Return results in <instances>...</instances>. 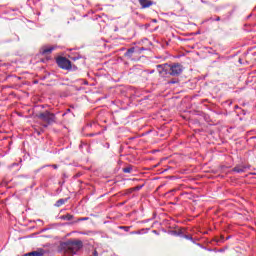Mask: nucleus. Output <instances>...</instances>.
<instances>
[{"mask_svg":"<svg viewBox=\"0 0 256 256\" xmlns=\"http://www.w3.org/2000/svg\"><path fill=\"white\" fill-rule=\"evenodd\" d=\"M37 119L43 121L45 123L43 127L47 128L48 125H53V123H57V116L54 113H51L49 110L44 112H40L36 115Z\"/></svg>","mask_w":256,"mask_h":256,"instance_id":"obj_1","label":"nucleus"},{"mask_svg":"<svg viewBox=\"0 0 256 256\" xmlns=\"http://www.w3.org/2000/svg\"><path fill=\"white\" fill-rule=\"evenodd\" d=\"M83 248V242L80 240L68 241L66 243V249L71 255H77V252Z\"/></svg>","mask_w":256,"mask_h":256,"instance_id":"obj_2","label":"nucleus"},{"mask_svg":"<svg viewBox=\"0 0 256 256\" xmlns=\"http://www.w3.org/2000/svg\"><path fill=\"white\" fill-rule=\"evenodd\" d=\"M181 73H183V66L181 64H168V75H172V77H179Z\"/></svg>","mask_w":256,"mask_h":256,"instance_id":"obj_3","label":"nucleus"},{"mask_svg":"<svg viewBox=\"0 0 256 256\" xmlns=\"http://www.w3.org/2000/svg\"><path fill=\"white\" fill-rule=\"evenodd\" d=\"M57 65L60 67V69H65L66 71H71L73 69V65L71 64V60L60 57L57 59Z\"/></svg>","mask_w":256,"mask_h":256,"instance_id":"obj_4","label":"nucleus"},{"mask_svg":"<svg viewBox=\"0 0 256 256\" xmlns=\"http://www.w3.org/2000/svg\"><path fill=\"white\" fill-rule=\"evenodd\" d=\"M157 72L161 77H165V75H169V64H159L156 66Z\"/></svg>","mask_w":256,"mask_h":256,"instance_id":"obj_5","label":"nucleus"},{"mask_svg":"<svg viewBox=\"0 0 256 256\" xmlns=\"http://www.w3.org/2000/svg\"><path fill=\"white\" fill-rule=\"evenodd\" d=\"M55 49H57V46H43L40 49V53H41V55H49V54L53 53V51H55Z\"/></svg>","mask_w":256,"mask_h":256,"instance_id":"obj_6","label":"nucleus"},{"mask_svg":"<svg viewBox=\"0 0 256 256\" xmlns=\"http://www.w3.org/2000/svg\"><path fill=\"white\" fill-rule=\"evenodd\" d=\"M139 4L141 5L142 9H149L151 5H155V2L151 0H139Z\"/></svg>","mask_w":256,"mask_h":256,"instance_id":"obj_7","label":"nucleus"},{"mask_svg":"<svg viewBox=\"0 0 256 256\" xmlns=\"http://www.w3.org/2000/svg\"><path fill=\"white\" fill-rule=\"evenodd\" d=\"M247 169V166L245 165H237L235 166L232 171L234 173H245V170Z\"/></svg>","mask_w":256,"mask_h":256,"instance_id":"obj_8","label":"nucleus"},{"mask_svg":"<svg viewBox=\"0 0 256 256\" xmlns=\"http://www.w3.org/2000/svg\"><path fill=\"white\" fill-rule=\"evenodd\" d=\"M43 255H45V251L43 249L24 254V256H43Z\"/></svg>","mask_w":256,"mask_h":256,"instance_id":"obj_9","label":"nucleus"},{"mask_svg":"<svg viewBox=\"0 0 256 256\" xmlns=\"http://www.w3.org/2000/svg\"><path fill=\"white\" fill-rule=\"evenodd\" d=\"M133 53H135V47H131L129 48L125 54L124 57H126L127 59H131L133 57Z\"/></svg>","mask_w":256,"mask_h":256,"instance_id":"obj_10","label":"nucleus"},{"mask_svg":"<svg viewBox=\"0 0 256 256\" xmlns=\"http://www.w3.org/2000/svg\"><path fill=\"white\" fill-rule=\"evenodd\" d=\"M69 201V198H61L55 203V207H61L62 205H65Z\"/></svg>","mask_w":256,"mask_h":256,"instance_id":"obj_11","label":"nucleus"},{"mask_svg":"<svg viewBox=\"0 0 256 256\" xmlns=\"http://www.w3.org/2000/svg\"><path fill=\"white\" fill-rule=\"evenodd\" d=\"M60 219H61L62 221H73L74 216L71 215V214H66V215L60 216Z\"/></svg>","mask_w":256,"mask_h":256,"instance_id":"obj_12","label":"nucleus"},{"mask_svg":"<svg viewBox=\"0 0 256 256\" xmlns=\"http://www.w3.org/2000/svg\"><path fill=\"white\" fill-rule=\"evenodd\" d=\"M70 59L72 61H79V59H85V57H83L81 54H77L75 56H71Z\"/></svg>","mask_w":256,"mask_h":256,"instance_id":"obj_13","label":"nucleus"},{"mask_svg":"<svg viewBox=\"0 0 256 256\" xmlns=\"http://www.w3.org/2000/svg\"><path fill=\"white\" fill-rule=\"evenodd\" d=\"M133 171V166H127L123 168V173H131Z\"/></svg>","mask_w":256,"mask_h":256,"instance_id":"obj_14","label":"nucleus"},{"mask_svg":"<svg viewBox=\"0 0 256 256\" xmlns=\"http://www.w3.org/2000/svg\"><path fill=\"white\" fill-rule=\"evenodd\" d=\"M118 229H122L123 231H126V233H128V231H130L131 226H119Z\"/></svg>","mask_w":256,"mask_h":256,"instance_id":"obj_15","label":"nucleus"},{"mask_svg":"<svg viewBox=\"0 0 256 256\" xmlns=\"http://www.w3.org/2000/svg\"><path fill=\"white\" fill-rule=\"evenodd\" d=\"M206 21H221V17L217 16L216 18L210 17L208 20Z\"/></svg>","mask_w":256,"mask_h":256,"instance_id":"obj_16","label":"nucleus"},{"mask_svg":"<svg viewBox=\"0 0 256 256\" xmlns=\"http://www.w3.org/2000/svg\"><path fill=\"white\" fill-rule=\"evenodd\" d=\"M248 17H255V19H256V6L253 9L252 13Z\"/></svg>","mask_w":256,"mask_h":256,"instance_id":"obj_17","label":"nucleus"},{"mask_svg":"<svg viewBox=\"0 0 256 256\" xmlns=\"http://www.w3.org/2000/svg\"><path fill=\"white\" fill-rule=\"evenodd\" d=\"M141 189H143V185H138L133 188L134 191H141Z\"/></svg>","mask_w":256,"mask_h":256,"instance_id":"obj_18","label":"nucleus"},{"mask_svg":"<svg viewBox=\"0 0 256 256\" xmlns=\"http://www.w3.org/2000/svg\"><path fill=\"white\" fill-rule=\"evenodd\" d=\"M182 237H184V239H188L189 241H193V237L189 235H182Z\"/></svg>","mask_w":256,"mask_h":256,"instance_id":"obj_19","label":"nucleus"},{"mask_svg":"<svg viewBox=\"0 0 256 256\" xmlns=\"http://www.w3.org/2000/svg\"><path fill=\"white\" fill-rule=\"evenodd\" d=\"M130 235H141V231H132Z\"/></svg>","mask_w":256,"mask_h":256,"instance_id":"obj_20","label":"nucleus"},{"mask_svg":"<svg viewBox=\"0 0 256 256\" xmlns=\"http://www.w3.org/2000/svg\"><path fill=\"white\" fill-rule=\"evenodd\" d=\"M172 235H183V232L172 231Z\"/></svg>","mask_w":256,"mask_h":256,"instance_id":"obj_21","label":"nucleus"},{"mask_svg":"<svg viewBox=\"0 0 256 256\" xmlns=\"http://www.w3.org/2000/svg\"><path fill=\"white\" fill-rule=\"evenodd\" d=\"M13 167H19V163H13L12 165H10V169H13Z\"/></svg>","mask_w":256,"mask_h":256,"instance_id":"obj_22","label":"nucleus"},{"mask_svg":"<svg viewBox=\"0 0 256 256\" xmlns=\"http://www.w3.org/2000/svg\"><path fill=\"white\" fill-rule=\"evenodd\" d=\"M133 191H135V190L133 188H130V189L127 190V194L131 195V193H133Z\"/></svg>","mask_w":256,"mask_h":256,"instance_id":"obj_23","label":"nucleus"},{"mask_svg":"<svg viewBox=\"0 0 256 256\" xmlns=\"http://www.w3.org/2000/svg\"><path fill=\"white\" fill-rule=\"evenodd\" d=\"M70 112H71V109L68 108V109L66 110V113H63V114H62V117H65V115H67V113H70Z\"/></svg>","mask_w":256,"mask_h":256,"instance_id":"obj_24","label":"nucleus"},{"mask_svg":"<svg viewBox=\"0 0 256 256\" xmlns=\"http://www.w3.org/2000/svg\"><path fill=\"white\" fill-rule=\"evenodd\" d=\"M51 167H53V169H58L59 168V166H57V164H53V165H51Z\"/></svg>","mask_w":256,"mask_h":256,"instance_id":"obj_25","label":"nucleus"},{"mask_svg":"<svg viewBox=\"0 0 256 256\" xmlns=\"http://www.w3.org/2000/svg\"><path fill=\"white\" fill-rule=\"evenodd\" d=\"M70 71H77V66H72V69Z\"/></svg>","mask_w":256,"mask_h":256,"instance_id":"obj_26","label":"nucleus"},{"mask_svg":"<svg viewBox=\"0 0 256 256\" xmlns=\"http://www.w3.org/2000/svg\"><path fill=\"white\" fill-rule=\"evenodd\" d=\"M95 133H90V134H88V137H95Z\"/></svg>","mask_w":256,"mask_h":256,"instance_id":"obj_27","label":"nucleus"},{"mask_svg":"<svg viewBox=\"0 0 256 256\" xmlns=\"http://www.w3.org/2000/svg\"><path fill=\"white\" fill-rule=\"evenodd\" d=\"M87 219H89V218H87V217H85V218H80L79 221H87Z\"/></svg>","mask_w":256,"mask_h":256,"instance_id":"obj_28","label":"nucleus"},{"mask_svg":"<svg viewBox=\"0 0 256 256\" xmlns=\"http://www.w3.org/2000/svg\"><path fill=\"white\" fill-rule=\"evenodd\" d=\"M226 103H228V105H233V102L231 100H228Z\"/></svg>","mask_w":256,"mask_h":256,"instance_id":"obj_29","label":"nucleus"},{"mask_svg":"<svg viewBox=\"0 0 256 256\" xmlns=\"http://www.w3.org/2000/svg\"><path fill=\"white\" fill-rule=\"evenodd\" d=\"M169 83L173 85V84L177 83V81H170Z\"/></svg>","mask_w":256,"mask_h":256,"instance_id":"obj_30","label":"nucleus"},{"mask_svg":"<svg viewBox=\"0 0 256 256\" xmlns=\"http://www.w3.org/2000/svg\"><path fill=\"white\" fill-rule=\"evenodd\" d=\"M234 109H239V105H235V106H234Z\"/></svg>","mask_w":256,"mask_h":256,"instance_id":"obj_31","label":"nucleus"},{"mask_svg":"<svg viewBox=\"0 0 256 256\" xmlns=\"http://www.w3.org/2000/svg\"><path fill=\"white\" fill-rule=\"evenodd\" d=\"M153 73H155V70H151V71H150V74H153Z\"/></svg>","mask_w":256,"mask_h":256,"instance_id":"obj_32","label":"nucleus"},{"mask_svg":"<svg viewBox=\"0 0 256 256\" xmlns=\"http://www.w3.org/2000/svg\"><path fill=\"white\" fill-rule=\"evenodd\" d=\"M63 183H65V182H59V185H61V186H62V185H63Z\"/></svg>","mask_w":256,"mask_h":256,"instance_id":"obj_33","label":"nucleus"},{"mask_svg":"<svg viewBox=\"0 0 256 256\" xmlns=\"http://www.w3.org/2000/svg\"><path fill=\"white\" fill-rule=\"evenodd\" d=\"M153 233H155L157 235V230H153Z\"/></svg>","mask_w":256,"mask_h":256,"instance_id":"obj_34","label":"nucleus"},{"mask_svg":"<svg viewBox=\"0 0 256 256\" xmlns=\"http://www.w3.org/2000/svg\"><path fill=\"white\" fill-rule=\"evenodd\" d=\"M153 23H157V20L154 19V20H153Z\"/></svg>","mask_w":256,"mask_h":256,"instance_id":"obj_35","label":"nucleus"},{"mask_svg":"<svg viewBox=\"0 0 256 256\" xmlns=\"http://www.w3.org/2000/svg\"><path fill=\"white\" fill-rule=\"evenodd\" d=\"M227 239H231V236H228Z\"/></svg>","mask_w":256,"mask_h":256,"instance_id":"obj_36","label":"nucleus"},{"mask_svg":"<svg viewBox=\"0 0 256 256\" xmlns=\"http://www.w3.org/2000/svg\"><path fill=\"white\" fill-rule=\"evenodd\" d=\"M141 50H142V51H144V50H145V48H141Z\"/></svg>","mask_w":256,"mask_h":256,"instance_id":"obj_37","label":"nucleus"},{"mask_svg":"<svg viewBox=\"0 0 256 256\" xmlns=\"http://www.w3.org/2000/svg\"><path fill=\"white\" fill-rule=\"evenodd\" d=\"M58 191H61V189H58Z\"/></svg>","mask_w":256,"mask_h":256,"instance_id":"obj_38","label":"nucleus"}]
</instances>
